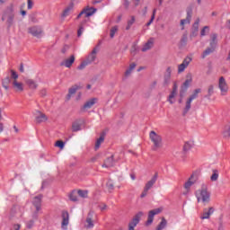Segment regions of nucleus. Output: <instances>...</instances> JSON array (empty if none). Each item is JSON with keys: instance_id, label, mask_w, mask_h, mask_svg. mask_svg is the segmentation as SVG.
Listing matches in <instances>:
<instances>
[{"instance_id": "obj_9", "label": "nucleus", "mask_w": 230, "mask_h": 230, "mask_svg": "<svg viewBox=\"0 0 230 230\" xmlns=\"http://www.w3.org/2000/svg\"><path fill=\"white\" fill-rule=\"evenodd\" d=\"M28 33L32 35V37L40 39V37H42V33H44V31H42V27L40 26H32L28 29Z\"/></svg>"}, {"instance_id": "obj_21", "label": "nucleus", "mask_w": 230, "mask_h": 230, "mask_svg": "<svg viewBox=\"0 0 230 230\" xmlns=\"http://www.w3.org/2000/svg\"><path fill=\"white\" fill-rule=\"evenodd\" d=\"M94 216V212L90 211L88 213V216L86 217V229H93V227H94V223L93 222V217Z\"/></svg>"}, {"instance_id": "obj_63", "label": "nucleus", "mask_w": 230, "mask_h": 230, "mask_svg": "<svg viewBox=\"0 0 230 230\" xmlns=\"http://www.w3.org/2000/svg\"><path fill=\"white\" fill-rule=\"evenodd\" d=\"M11 230H21V225H13V226L11 228Z\"/></svg>"}, {"instance_id": "obj_4", "label": "nucleus", "mask_w": 230, "mask_h": 230, "mask_svg": "<svg viewBox=\"0 0 230 230\" xmlns=\"http://www.w3.org/2000/svg\"><path fill=\"white\" fill-rule=\"evenodd\" d=\"M199 93H202V89L197 88L194 90L193 93L188 98L185 108L183 109L182 116H186L188 112H190V109H191V102L199 98Z\"/></svg>"}, {"instance_id": "obj_56", "label": "nucleus", "mask_w": 230, "mask_h": 230, "mask_svg": "<svg viewBox=\"0 0 230 230\" xmlns=\"http://www.w3.org/2000/svg\"><path fill=\"white\" fill-rule=\"evenodd\" d=\"M122 4H123L125 10H128V8L130 7V1L129 0H123Z\"/></svg>"}, {"instance_id": "obj_28", "label": "nucleus", "mask_w": 230, "mask_h": 230, "mask_svg": "<svg viewBox=\"0 0 230 230\" xmlns=\"http://www.w3.org/2000/svg\"><path fill=\"white\" fill-rule=\"evenodd\" d=\"M96 60V49H93L90 55L86 58L84 61H86L89 64H93Z\"/></svg>"}, {"instance_id": "obj_42", "label": "nucleus", "mask_w": 230, "mask_h": 230, "mask_svg": "<svg viewBox=\"0 0 230 230\" xmlns=\"http://www.w3.org/2000/svg\"><path fill=\"white\" fill-rule=\"evenodd\" d=\"M188 44V35L183 34L180 40V47L184 48Z\"/></svg>"}, {"instance_id": "obj_8", "label": "nucleus", "mask_w": 230, "mask_h": 230, "mask_svg": "<svg viewBox=\"0 0 230 230\" xmlns=\"http://www.w3.org/2000/svg\"><path fill=\"white\" fill-rule=\"evenodd\" d=\"M163 212V208H155L152 209L148 212V216H147V220L146 222V226H152V224H154V217H155V215H159L160 213Z\"/></svg>"}, {"instance_id": "obj_34", "label": "nucleus", "mask_w": 230, "mask_h": 230, "mask_svg": "<svg viewBox=\"0 0 230 230\" xmlns=\"http://www.w3.org/2000/svg\"><path fill=\"white\" fill-rule=\"evenodd\" d=\"M10 84H12V78L10 76H6L3 81H2V85L5 91H8Z\"/></svg>"}, {"instance_id": "obj_60", "label": "nucleus", "mask_w": 230, "mask_h": 230, "mask_svg": "<svg viewBox=\"0 0 230 230\" xmlns=\"http://www.w3.org/2000/svg\"><path fill=\"white\" fill-rule=\"evenodd\" d=\"M224 229V221L222 220V216L219 217V227L218 230Z\"/></svg>"}, {"instance_id": "obj_57", "label": "nucleus", "mask_w": 230, "mask_h": 230, "mask_svg": "<svg viewBox=\"0 0 230 230\" xmlns=\"http://www.w3.org/2000/svg\"><path fill=\"white\" fill-rule=\"evenodd\" d=\"M40 94L41 98H44L48 94V90H46V88L41 89Z\"/></svg>"}, {"instance_id": "obj_35", "label": "nucleus", "mask_w": 230, "mask_h": 230, "mask_svg": "<svg viewBox=\"0 0 230 230\" xmlns=\"http://www.w3.org/2000/svg\"><path fill=\"white\" fill-rule=\"evenodd\" d=\"M193 141H187L185 142L184 146H183V152L184 154H186V152H190V150H191V148H193Z\"/></svg>"}, {"instance_id": "obj_31", "label": "nucleus", "mask_w": 230, "mask_h": 230, "mask_svg": "<svg viewBox=\"0 0 230 230\" xmlns=\"http://www.w3.org/2000/svg\"><path fill=\"white\" fill-rule=\"evenodd\" d=\"M199 20L198 19L192 25V30H191V33H190V37H197V35L199 34Z\"/></svg>"}, {"instance_id": "obj_5", "label": "nucleus", "mask_w": 230, "mask_h": 230, "mask_svg": "<svg viewBox=\"0 0 230 230\" xmlns=\"http://www.w3.org/2000/svg\"><path fill=\"white\" fill-rule=\"evenodd\" d=\"M158 177H159V174L157 172H155L154 174V176L152 177V179L146 183L144 190L140 195V199H145V197H146V195H148V190H152V188L154 187V184H155V182H157Z\"/></svg>"}, {"instance_id": "obj_33", "label": "nucleus", "mask_w": 230, "mask_h": 230, "mask_svg": "<svg viewBox=\"0 0 230 230\" xmlns=\"http://www.w3.org/2000/svg\"><path fill=\"white\" fill-rule=\"evenodd\" d=\"M217 37L218 35L217 33L211 35L210 48L214 49H217V45L218 44Z\"/></svg>"}, {"instance_id": "obj_7", "label": "nucleus", "mask_w": 230, "mask_h": 230, "mask_svg": "<svg viewBox=\"0 0 230 230\" xmlns=\"http://www.w3.org/2000/svg\"><path fill=\"white\" fill-rule=\"evenodd\" d=\"M143 215H145L143 211H139L133 217L132 220L128 224V230H136L134 227H136V226L141 222V217Z\"/></svg>"}, {"instance_id": "obj_39", "label": "nucleus", "mask_w": 230, "mask_h": 230, "mask_svg": "<svg viewBox=\"0 0 230 230\" xmlns=\"http://www.w3.org/2000/svg\"><path fill=\"white\" fill-rule=\"evenodd\" d=\"M223 137H225L226 139H229V137H230V124L225 126V129L223 131Z\"/></svg>"}, {"instance_id": "obj_55", "label": "nucleus", "mask_w": 230, "mask_h": 230, "mask_svg": "<svg viewBox=\"0 0 230 230\" xmlns=\"http://www.w3.org/2000/svg\"><path fill=\"white\" fill-rule=\"evenodd\" d=\"M206 31H209V26H205V27H203V29H202L201 31H200L201 37H205Z\"/></svg>"}, {"instance_id": "obj_6", "label": "nucleus", "mask_w": 230, "mask_h": 230, "mask_svg": "<svg viewBox=\"0 0 230 230\" xmlns=\"http://www.w3.org/2000/svg\"><path fill=\"white\" fill-rule=\"evenodd\" d=\"M191 82H193V79L191 78V74H188L187 79L181 86L180 98H184V94H186V92L190 88V85H191Z\"/></svg>"}, {"instance_id": "obj_64", "label": "nucleus", "mask_w": 230, "mask_h": 230, "mask_svg": "<svg viewBox=\"0 0 230 230\" xmlns=\"http://www.w3.org/2000/svg\"><path fill=\"white\" fill-rule=\"evenodd\" d=\"M19 71H20V73H24V64L23 63L20 64Z\"/></svg>"}, {"instance_id": "obj_61", "label": "nucleus", "mask_w": 230, "mask_h": 230, "mask_svg": "<svg viewBox=\"0 0 230 230\" xmlns=\"http://www.w3.org/2000/svg\"><path fill=\"white\" fill-rule=\"evenodd\" d=\"M82 33H84V27H79L77 31V37H82Z\"/></svg>"}, {"instance_id": "obj_26", "label": "nucleus", "mask_w": 230, "mask_h": 230, "mask_svg": "<svg viewBox=\"0 0 230 230\" xmlns=\"http://www.w3.org/2000/svg\"><path fill=\"white\" fill-rule=\"evenodd\" d=\"M82 130V119H76L72 123V132H78Z\"/></svg>"}, {"instance_id": "obj_62", "label": "nucleus", "mask_w": 230, "mask_h": 230, "mask_svg": "<svg viewBox=\"0 0 230 230\" xmlns=\"http://www.w3.org/2000/svg\"><path fill=\"white\" fill-rule=\"evenodd\" d=\"M32 218H33V220H38V218H39V211H37V209L32 214Z\"/></svg>"}, {"instance_id": "obj_58", "label": "nucleus", "mask_w": 230, "mask_h": 230, "mask_svg": "<svg viewBox=\"0 0 230 230\" xmlns=\"http://www.w3.org/2000/svg\"><path fill=\"white\" fill-rule=\"evenodd\" d=\"M33 224H35V221L33 219H31L28 223H27V229H31V227H33Z\"/></svg>"}, {"instance_id": "obj_16", "label": "nucleus", "mask_w": 230, "mask_h": 230, "mask_svg": "<svg viewBox=\"0 0 230 230\" xmlns=\"http://www.w3.org/2000/svg\"><path fill=\"white\" fill-rule=\"evenodd\" d=\"M35 121L38 124L44 123V121H48V116H46L42 111H36Z\"/></svg>"}, {"instance_id": "obj_10", "label": "nucleus", "mask_w": 230, "mask_h": 230, "mask_svg": "<svg viewBox=\"0 0 230 230\" xmlns=\"http://www.w3.org/2000/svg\"><path fill=\"white\" fill-rule=\"evenodd\" d=\"M186 12H187L186 19L181 20V22H180L181 26H182L181 30H184V24H190L191 22V17L193 15V7L192 6L187 7Z\"/></svg>"}, {"instance_id": "obj_14", "label": "nucleus", "mask_w": 230, "mask_h": 230, "mask_svg": "<svg viewBox=\"0 0 230 230\" xmlns=\"http://www.w3.org/2000/svg\"><path fill=\"white\" fill-rule=\"evenodd\" d=\"M89 8H84L80 13L76 16V21H78V19H80V17H82L83 15L84 17H91L92 15H94V13H96L97 10L98 9H92L93 11L92 12H88Z\"/></svg>"}, {"instance_id": "obj_30", "label": "nucleus", "mask_w": 230, "mask_h": 230, "mask_svg": "<svg viewBox=\"0 0 230 230\" xmlns=\"http://www.w3.org/2000/svg\"><path fill=\"white\" fill-rule=\"evenodd\" d=\"M24 82H25L26 85H28L29 88H31L34 91H35V89H37V87H39V84H37V83H35L33 81V79L25 78Z\"/></svg>"}, {"instance_id": "obj_18", "label": "nucleus", "mask_w": 230, "mask_h": 230, "mask_svg": "<svg viewBox=\"0 0 230 230\" xmlns=\"http://www.w3.org/2000/svg\"><path fill=\"white\" fill-rule=\"evenodd\" d=\"M42 194H40L38 196H35L32 204L36 208L37 211H40V208L42 206Z\"/></svg>"}, {"instance_id": "obj_2", "label": "nucleus", "mask_w": 230, "mask_h": 230, "mask_svg": "<svg viewBox=\"0 0 230 230\" xmlns=\"http://www.w3.org/2000/svg\"><path fill=\"white\" fill-rule=\"evenodd\" d=\"M198 202H203V204L209 203V200L211 199V192L208 190V185L202 184L201 189L198 190L195 193Z\"/></svg>"}, {"instance_id": "obj_29", "label": "nucleus", "mask_w": 230, "mask_h": 230, "mask_svg": "<svg viewBox=\"0 0 230 230\" xmlns=\"http://www.w3.org/2000/svg\"><path fill=\"white\" fill-rule=\"evenodd\" d=\"M75 8V3L71 2L68 6L63 11L62 17H67L71 13L72 10Z\"/></svg>"}, {"instance_id": "obj_15", "label": "nucleus", "mask_w": 230, "mask_h": 230, "mask_svg": "<svg viewBox=\"0 0 230 230\" xmlns=\"http://www.w3.org/2000/svg\"><path fill=\"white\" fill-rule=\"evenodd\" d=\"M192 58L190 57H186L182 63L178 66V73H183V71L190 66V63L191 62Z\"/></svg>"}, {"instance_id": "obj_38", "label": "nucleus", "mask_w": 230, "mask_h": 230, "mask_svg": "<svg viewBox=\"0 0 230 230\" xmlns=\"http://www.w3.org/2000/svg\"><path fill=\"white\" fill-rule=\"evenodd\" d=\"M134 69H136V63L130 64L129 67L126 70L125 72L126 78L130 76V75H132V71H134Z\"/></svg>"}, {"instance_id": "obj_52", "label": "nucleus", "mask_w": 230, "mask_h": 230, "mask_svg": "<svg viewBox=\"0 0 230 230\" xmlns=\"http://www.w3.org/2000/svg\"><path fill=\"white\" fill-rule=\"evenodd\" d=\"M69 199H70V200H72V202H77L78 201V197L76 196V194H75V192H72L69 195Z\"/></svg>"}, {"instance_id": "obj_48", "label": "nucleus", "mask_w": 230, "mask_h": 230, "mask_svg": "<svg viewBox=\"0 0 230 230\" xmlns=\"http://www.w3.org/2000/svg\"><path fill=\"white\" fill-rule=\"evenodd\" d=\"M157 12V9H154L153 10V13L151 16V19L149 20V22L146 24V26H150V24H152V22H154V21L155 20V13Z\"/></svg>"}, {"instance_id": "obj_53", "label": "nucleus", "mask_w": 230, "mask_h": 230, "mask_svg": "<svg viewBox=\"0 0 230 230\" xmlns=\"http://www.w3.org/2000/svg\"><path fill=\"white\" fill-rule=\"evenodd\" d=\"M55 146H58V148H60L62 150V148H64V146H65L64 141L58 140L56 142Z\"/></svg>"}, {"instance_id": "obj_54", "label": "nucleus", "mask_w": 230, "mask_h": 230, "mask_svg": "<svg viewBox=\"0 0 230 230\" xmlns=\"http://www.w3.org/2000/svg\"><path fill=\"white\" fill-rule=\"evenodd\" d=\"M87 22H89V17H84V19L80 22L79 27L84 28Z\"/></svg>"}, {"instance_id": "obj_51", "label": "nucleus", "mask_w": 230, "mask_h": 230, "mask_svg": "<svg viewBox=\"0 0 230 230\" xmlns=\"http://www.w3.org/2000/svg\"><path fill=\"white\" fill-rule=\"evenodd\" d=\"M10 73H11V78H13V81H17V78H19V75L17 74V72H15V70L13 69H11Z\"/></svg>"}, {"instance_id": "obj_1", "label": "nucleus", "mask_w": 230, "mask_h": 230, "mask_svg": "<svg viewBox=\"0 0 230 230\" xmlns=\"http://www.w3.org/2000/svg\"><path fill=\"white\" fill-rule=\"evenodd\" d=\"M15 19V7L13 4H10L4 10L2 21H6L7 30H10L13 24Z\"/></svg>"}, {"instance_id": "obj_27", "label": "nucleus", "mask_w": 230, "mask_h": 230, "mask_svg": "<svg viewBox=\"0 0 230 230\" xmlns=\"http://www.w3.org/2000/svg\"><path fill=\"white\" fill-rule=\"evenodd\" d=\"M103 141H105V131H102L100 137L96 140L94 150H98L100 146H102V143H103Z\"/></svg>"}, {"instance_id": "obj_36", "label": "nucleus", "mask_w": 230, "mask_h": 230, "mask_svg": "<svg viewBox=\"0 0 230 230\" xmlns=\"http://www.w3.org/2000/svg\"><path fill=\"white\" fill-rule=\"evenodd\" d=\"M214 52H215V49L208 47L201 54V58H206L208 56L211 55V53H214Z\"/></svg>"}, {"instance_id": "obj_12", "label": "nucleus", "mask_w": 230, "mask_h": 230, "mask_svg": "<svg viewBox=\"0 0 230 230\" xmlns=\"http://www.w3.org/2000/svg\"><path fill=\"white\" fill-rule=\"evenodd\" d=\"M22 217V211H21V208L18 206H14L11 208L10 211V219L13 218H21Z\"/></svg>"}, {"instance_id": "obj_20", "label": "nucleus", "mask_w": 230, "mask_h": 230, "mask_svg": "<svg viewBox=\"0 0 230 230\" xmlns=\"http://www.w3.org/2000/svg\"><path fill=\"white\" fill-rule=\"evenodd\" d=\"M79 89H82V86H80L78 84H75L71 88L68 89V93L66 95L67 102H69L71 100V96H73V94H76V92Z\"/></svg>"}, {"instance_id": "obj_37", "label": "nucleus", "mask_w": 230, "mask_h": 230, "mask_svg": "<svg viewBox=\"0 0 230 230\" xmlns=\"http://www.w3.org/2000/svg\"><path fill=\"white\" fill-rule=\"evenodd\" d=\"M166 226H168V221L166 218L162 217V221L159 223L155 230H163L164 227H166Z\"/></svg>"}, {"instance_id": "obj_22", "label": "nucleus", "mask_w": 230, "mask_h": 230, "mask_svg": "<svg viewBox=\"0 0 230 230\" xmlns=\"http://www.w3.org/2000/svg\"><path fill=\"white\" fill-rule=\"evenodd\" d=\"M73 64H75V55H71L69 58L65 59L60 63V66H65V67L71 68Z\"/></svg>"}, {"instance_id": "obj_11", "label": "nucleus", "mask_w": 230, "mask_h": 230, "mask_svg": "<svg viewBox=\"0 0 230 230\" xmlns=\"http://www.w3.org/2000/svg\"><path fill=\"white\" fill-rule=\"evenodd\" d=\"M62 222L61 228L64 230H67V226H69V212L66 210H63L61 214Z\"/></svg>"}, {"instance_id": "obj_24", "label": "nucleus", "mask_w": 230, "mask_h": 230, "mask_svg": "<svg viewBox=\"0 0 230 230\" xmlns=\"http://www.w3.org/2000/svg\"><path fill=\"white\" fill-rule=\"evenodd\" d=\"M213 213H215V208L213 207H210L208 210L205 208L203 211V215L200 217L201 220H206L209 218V217H211Z\"/></svg>"}, {"instance_id": "obj_32", "label": "nucleus", "mask_w": 230, "mask_h": 230, "mask_svg": "<svg viewBox=\"0 0 230 230\" xmlns=\"http://www.w3.org/2000/svg\"><path fill=\"white\" fill-rule=\"evenodd\" d=\"M193 179H195V175L191 174L190 177L189 178L188 181L185 182V184H184L185 190H190L191 188V186H193V184H195V181H197V180H193Z\"/></svg>"}, {"instance_id": "obj_44", "label": "nucleus", "mask_w": 230, "mask_h": 230, "mask_svg": "<svg viewBox=\"0 0 230 230\" xmlns=\"http://www.w3.org/2000/svg\"><path fill=\"white\" fill-rule=\"evenodd\" d=\"M106 187L108 188L109 193H112V191H114V182H112V180L108 181Z\"/></svg>"}, {"instance_id": "obj_23", "label": "nucleus", "mask_w": 230, "mask_h": 230, "mask_svg": "<svg viewBox=\"0 0 230 230\" xmlns=\"http://www.w3.org/2000/svg\"><path fill=\"white\" fill-rule=\"evenodd\" d=\"M114 166V155L104 160L102 168H112Z\"/></svg>"}, {"instance_id": "obj_3", "label": "nucleus", "mask_w": 230, "mask_h": 230, "mask_svg": "<svg viewBox=\"0 0 230 230\" xmlns=\"http://www.w3.org/2000/svg\"><path fill=\"white\" fill-rule=\"evenodd\" d=\"M149 138L153 143L152 150L154 152H156L159 148H163V137H161V135L156 134L155 131L152 130L149 133Z\"/></svg>"}, {"instance_id": "obj_40", "label": "nucleus", "mask_w": 230, "mask_h": 230, "mask_svg": "<svg viewBox=\"0 0 230 230\" xmlns=\"http://www.w3.org/2000/svg\"><path fill=\"white\" fill-rule=\"evenodd\" d=\"M13 85L14 88H16V91H20L21 93H22V91H24V87L22 86V83L13 81Z\"/></svg>"}, {"instance_id": "obj_50", "label": "nucleus", "mask_w": 230, "mask_h": 230, "mask_svg": "<svg viewBox=\"0 0 230 230\" xmlns=\"http://www.w3.org/2000/svg\"><path fill=\"white\" fill-rule=\"evenodd\" d=\"M87 66H89V63H87L85 60L83 61L78 66L77 69L79 71H82L83 69H85V67H87Z\"/></svg>"}, {"instance_id": "obj_43", "label": "nucleus", "mask_w": 230, "mask_h": 230, "mask_svg": "<svg viewBox=\"0 0 230 230\" xmlns=\"http://www.w3.org/2000/svg\"><path fill=\"white\" fill-rule=\"evenodd\" d=\"M77 195H79V197H81L82 199H87V197L89 195V191L84 190H77Z\"/></svg>"}, {"instance_id": "obj_59", "label": "nucleus", "mask_w": 230, "mask_h": 230, "mask_svg": "<svg viewBox=\"0 0 230 230\" xmlns=\"http://www.w3.org/2000/svg\"><path fill=\"white\" fill-rule=\"evenodd\" d=\"M27 8L28 10H31V8H33V1L31 0H27Z\"/></svg>"}, {"instance_id": "obj_49", "label": "nucleus", "mask_w": 230, "mask_h": 230, "mask_svg": "<svg viewBox=\"0 0 230 230\" xmlns=\"http://www.w3.org/2000/svg\"><path fill=\"white\" fill-rule=\"evenodd\" d=\"M116 31H118V26H113L110 31L111 39H114V35H116Z\"/></svg>"}, {"instance_id": "obj_17", "label": "nucleus", "mask_w": 230, "mask_h": 230, "mask_svg": "<svg viewBox=\"0 0 230 230\" xmlns=\"http://www.w3.org/2000/svg\"><path fill=\"white\" fill-rule=\"evenodd\" d=\"M178 88H179V86L177 85V82H174L173 85H172V90L168 97V102H169V103H171V105H173V103H174L172 100H173V98H175V96H177Z\"/></svg>"}, {"instance_id": "obj_46", "label": "nucleus", "mask_w": 230, "mask_h": 230, "mask_svg": "<svg viewBox=\"0 0 230 230\" xmlns=\"http://www.w3.org/2000/svg\"><path fill=\"white\" fill-rule=\"evenodd\" d=\"M136 22V17L131 16V19L128 21V25L126 26V30L128 31L132 28V24Z\"/></svg>"}, {"instance_id": "obj_41", "label": "nucleus", "mask_w": 230, "mask_h": 230, "mask_svg": "<svg viewBox=\"0 0 230 230\" xmlns=\"http://www.w3.org/2000/svg\"><path fill=\"white\" fill-rule=\"evenodd\" d=\"M152 46H154V41L148 40V41L144 45V47L142 48V51H143V52L148 51V49H152Z\"/></svg>"}, {"instance_id": "obj_19", "label": "nucleus", "mask_w": 230, "mask_h": 230, "mask_svg": "<svg viewBox=\"0 0 230 230\" xmlns=\"http://www.w3.org/2000/svg\"><path fill=\"white\" fill-rule=\"evenodd\" d=\"M96 102H98V98L90 99L82 106L81 111H84L91 109L96 103Z\"/></svg>"}, {"instance_id": "obj_25", "label": "nucleus", "mask_w": 230, "mask_h": 230, "mask_svg": "<svg viewBox=\"0 0 230 230\" xmlns=\"http://www.w3.org/2000/svg\"><path fill=\"white\" fill-rule=\"evenodd\" d=\"M219 89L221 93H227V83L226 82V78L224 76H221L219 78Z\"/></svg>"}, {"instance_id": "obj_45", "label": "nucleus", "mask_w": 230, "mask_h": 230, "mask_svg": "<svg viewBox=\"0 0 230 230\" xmlns=\"http://www.w3.org/2000/svg\"><path fill=\"white\" fill-rule=\"evenodd\" d=\"M210 181H212V182L218 181V170H213V174L210 176Z\"/></svg>"}, {"instance_id": "obj_47", "label": "nucleus", "mask_w": 230, "mask_h": 230, "mask_svg": "<svg viewBox=\"0 0 230 230\" xmlns=\"http://www.w3.org/2000/svg\"><path fill=\"white\" fill-rule=\"evenodd\" d=\"M214 93H215V86L213 84H210L208 89V95H206L205 98H209Z\"/></svg>"}, {"instance_id": "obj_13", "label": "nucleus", "mask_w": 230, "mask_h": 230, "mask_svg": "<svg viewBox=\"0 0 230 230\" xmlns=\"http://www.w3.org/2000/svg\"><path fill=\"white\" fill-rule=\"evenodd\" d=\"M172 80V67H167L166 72L164 75V83L163 86L164 87H168L170 85V82Z\"/></svg>"}]
</instances>
